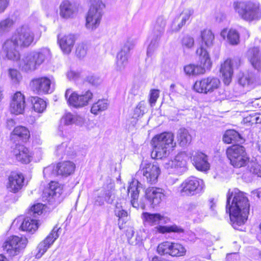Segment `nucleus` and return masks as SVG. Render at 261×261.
<instances>
[{
    "instance_id": "1",
    "label": "nucleus",
    "mask_w": 261,
    "mask_h": 261,
    "mask_svg": "<svg viewBox=\"0 0 261 261\" xmlns=\"http://www.w3.org/2000/svg\"><path fill=\"white\" fill-rule=\"evenodd\" d=\"M250 204L245 194L234 189L227 195L226 212L229 214L231 225L236 229L243 225L248 218Z\"/></svg>"
},
{
    "instance_id": "2",
    "label": "nucleus",
    "mask_w": 261,
    "mask_h": 261,
    "mask_svg": "<svg viewBox=\"0 0 261 261\" xmlns=\"http://www.w3.org/2000/svg\"><path fill=\"white\" fill-rule=\"evenodd\" d=\"M174 135L170 132H164L155 135L151 140L153 150L151 152L152 158L162 159L169 154L170 148L175 146L173 142Z\"/></svg>"
},
{
    "instance_id": "3",
    "label": "nucleus",
    "mask_w": 261,
    "mask_h": 261,
    "mask_svg": "<svg viewBox=\"0 0 261 261\" xmlns=\"http://www.w3.org/2000/svg\"><path fill=\"white\" fill-rule=\"evenodd\" d=\"M51 52L48 48L30 52L20 61L19 67L22 71L31 72L37 69L45 60L50 59Z\"/></svg>"
},
{
    "instance_id": "4",
    "label": "nucleus",
    "mask_w": 261,
    "mask_h": 261,
    "mask_svg": "<svg viewBox=\"0 0 261 261\" xmlns=\"http://www.w3.org/2000/svg\"><path fill=\"white\" fill-rule=\"evenodd\" d=\"M233 7L238 16L246 21L250 22L261 19V6L258 3L251 1L235 2Z\"/></svg>"
},
{
    "instance_id": "5",
    "label": "nucleus",
    "mask_w": 261,
    "mask_h": 261,
    "mask_svg": "<svg viewBox=\"0 0 261 261\" xmlns=\"http://www.w3.org/2000/svg\"><path fill=\"white\" fill-rule=\"evenodd\" d=\"M143 216L145 222L150 225H157L153 228V231L155 233H165L170 232H177L179 231V228L176 225L162 226L159 225L160 223H167L169 219L160 214H151L149 213H143Z\"/></svg>"
},
{
    "instance_id": "6",
    "label": "nucleus",
    "mask_w": 261,
    "mask_h": 261,
    "mask_svg": "<svg viewBox=\"0 0 261 261\" xmlns=\"http://www.w3.org/2000/svg\"><path fill=\"white\" fill-rule=\"evenodd\" d=\"M196 55L199 57L200 65L189 64L184 67L185 73L189 75H196L203 74L205 72V69H210L212 66L210 56L206 49L201 45L196 50Z\"/></svg>"
},
{
    "instance_id": "7",
    "label": "nucleus",
    "mask_w": 261,
    "mask_h": 261,
    "mask_svg": "<svg viewBox=\"0 0 261 261\" xmlns=\"http://www.w3.org/2000/svg\"><path fill=\"white\" fill-rule=\"evenodd\" d=\"M41 32L36 36L31 28L27 25H23L17 28L11 38L20 47H29L34 41L41 37Z\"/></svg>"
},
{
    "instance_id": "8",
    "label": "nucleus",
    "mask_w": 261,
    "mask_h": 261,
    "mask_svg": "<svg viewBox=\"0 0 261 261\" xmlns=\"http://www.w3.org/2000/svg\"><path fill=\"white\" fill-rule=\"evenodd\" d=\"M226 154L230 164L234 168L244 167L250 161L245 147L242 145H232L227 149Z\"/></svg>"
},
{
    "instance_id": "9",
    "label": "nucleus",
    "mask_w": 261,
    "mask_h": 261,
    "mask_svg": "<svg viewBox=\"0 0 261 261\" xmlns=\"http://www.w3.org/2000/svg\"><path fill=\"white\" fill-rule=\"evenodd\" d=\"M91 4L86 17V27L88 29L93 30L99 25L105 5L101 0H91Z\"/></svg>"
},
{
    "instance_id": "10",
    "label": "nucleus",
    "mask_w": 261,
    "mask_h": 261,
    "mask_svg": "<svg viewBox=\"0 0 261 261\" xmlns=\"http://www.w3.org/2000/svg\"><path fill=\"white\" fill-rule=\"evenodd\" d=\"M115 184L111 179L108 180L101 190L98 192L94 198V204L97 206H102L106 202L112 204L115 200Z\"/></svg>"
},
{
    "instance_id": "11",
    "label": "nucleus",
    "mask_w": 261,
    "mask_h": 261,
    "mask_svg": "<svg viewBox=\"0 0 261 261\" xmlns=\"http://www.w3.org/2000/svg\"><path fill=\"white\" fill-rule=\"evenodd\" d=\"M27 243V238L14 236L5 241L3 247L9 256H14L19 254L25 248Z\"/></svg>"
},
{
    "instance_id": "12",
    "label": "nucleus",
    "mask_w": 261,
    "mask_h": 261,
    "mask_svg": "<svg viewBox=\"0 0 261 261\" xmlns=\"http://www.w3.org/2000/svg\"><path fill=\"white\" fill-rule=\"evenodd\" d=\"M65 96L69 105L75 108H81L88 104L93 98V94L88 90L79 94L76 92H72L71 89H68L66 91Z\"/></svg>"
},
{
    "instance_id": "13",
    "label": "nucleus",
    "mask_w": 261,
    "mask_h": 261,
    "mask_svg": "<svg viewBox=\"0 0 261 261\" xmlns=\"http://www.w3.org/2000/svg\"><path fill=\"white\" fill-rule=\"evenodd\" d=\"M180 187L181 192L187 196H193L202 192L205 187L204 181L195 176H190L185 179Z\"/></svg>"
},
{
    "instance_id": "14",
    "label": "nucleus",
    "mask_w": 261,
    "mask_h": 261,
    "mask_svg": "<svg viewBox=\"0 0 261 261\" xmlns=\"http://www.w3.org/2000/svg\"><path fill=\"white\" fill-rule=\"evenodd\" d=\"M136 42V40L132 38H128L125 41L121 50L117 55V70L121 71L126 67L128 63L129 51L134 47Z\"/></svg>"
},
{
    "instance_id": "15",
    "label": "nucleus",
    "mask_w": 261,
    "mask_h": 261,
    "mask_svg": "<svg viewBox=\"0 0 261 261\" xmlns=\"http://www.w3.org/2000/svg\"><path fill=\"white\" fill-rule=\"evenodd\" d=\"M220 84L218 78L210 76L197 81L194 85V89L198 93L206 94L217 89Z\"/></svg>"
},
{
    "instance_id": "16",
    "label": "nucleus",
    "mask_w": 261,
    "mask_h": 261,
    "mask_svg": "<svg viewBox=\"0 0 261 261\" xmlns=\"http://www.w3.org/2000/svg\"><path fill=\"white\" fill-rule=\"evenodd\" d=\"M19 47L11 37L4 43L0 51V57L3 59L17 61L20 59Z\"/></svg>"
},
{
    "instance_id": "17",
    "label": "nucleus",
    "mask_w": 261,
    "mask_h": 261,
    "mask_svg": "<svg viewBox=\"0 0 261 261\" xmlns=\"http://www.w3.org/2000/svg\"><path fill=\"white\" fill-rule=\"evenodd\" d=\"M141 168L138 174H142L149 183L154 184L156 182L160 174V169L156 162L142 164Z\"/></svg>"
},
{
    "instance_id": "18",
    "label": "nucleus",
    "mask_w": 261,
    "mask_h": 261,
    "mask_svg": "<svg viewBox=\"0 0 261 261\" xmlns=\"http://www.w3.org/2000/svg\"><path fill=\"white\" fill-rule=\"evenodd\" d=\"M51 80L47 77L35 78L31 81L32 90L38 94H47L53 92L51 88Z\"/></svg>"
},
{
    "instance_id": "19",
    "label": "nucleus",
    "mask_w": 261,
    "mask_h": 261,
    "mask_svg": "<svg viewBox=\"0 0 261 261\" xmlns=\"http://www.w3.org/2000/svg\"><path fill=\"white\" fill-rule=\"evenodd\" d=\"M240 64L239 59H227L221 65L220 72L223 77V81L225 85H229L233 74L234 68H238Z\"/></svg>"
},
{
    "instance_id": "20",
    "label": "nucleus",
    "mask_w": 261,
    "mask_h": 261,
    "mask_svg": "<svg viewBox=\"0 0 261 261\" xmlns=\"http://www.w3.org/2000/svg\"><path fill=\"white\" fill-rule=\"evenodd\" d=\"M62 187L57 182L51 181L49 187L43 192L42 199L49 203H53L62 193Z\"/></svg>"
},
{
    "instance_id": "21",
    "label": "nucleus",
    "mask_w": 261,
    "mask_h": 261,
    "mask_svg": "<svg viewBox=\"0 0 261 261\" xmlns=\"http://www.w3.org/2000/svg\"><path fill=\"white\" fill-rule=\"evenodd\" d=\"M60 228L54 227L51 232L41 242L37 247V253L36 255L38 258H40L46 251L48 248L53 244L55 241L59 237L58 231Z\"/></svg>"
},
{
    "instance_id": "22",
    "label": "nucleus",
    "mask_w": 261,
    "mask_h": 261,
    "mask_svg": "<svg viewBox=\"0 0 261 261\" xmlns=\"http://www.w3.org/2000/svg\"><path fill=\"white\" fill-rule=\"evenodd\" d=\"M24 96L20 92H17L12 97L10 105V110L11 113L16 115L22 114L25 108Z\"/></svg>"
},
{
    "instance_id": "23",
    "label": "nucleus",
    "mask_w": 261,
    "mask_h": 261,
    "mask_svg": "<svg viewBox=\"0 0 261 261\" xmlns=\"http://www.w3.org/2000/svg\"><path fill=\"white\" fill-rule=\"evenodd\" d=\"M164 190L156 187H149L145 191V196L153 207L159 204L165 197Z\"/></svg>"
},
{
    "instance_id": "24",
    "label": "nucleus",
    "mask_w": 261,
    "mask_h": 261,
    "mask_svg": "<svg viewBox=\"0 0 261 261\" xmlns=\"http://www.w3.org/2000/svg\"><path fill=\"white\" fill-rule=\"evenodd\" d=\"M60 15L65 19L72 18L77 12L78 6L68 0H64L60 5Z\"/></svg>"
},
{
    "instance_id": "25",
    "label": "nucleus",
    "mask_w": 261,
    "mask_h": 261,
    "mask_svg": "<svg viewBox=\"0 0 261 261\" xmlns=\"http://www.w3.org/2000/svg\"><path fill=\"white\" fill-rule=\"evenodd\" d=\"M192 164L200 171H207L210 168L208 156L202 152H195L193 156Z\"/></svg>"
},
{
    "instance_id": "26",
    "label": "nucleus",
    "mask_w": 261,
    "mask_h": 261,
    "mask_svg": "<svg viewBox=\"0 0 261 261\" xmlns=\"http://www.w3.org/2000/svg\"><path fill=\"white\" fill-rule=\"evenodd\" d=\"M157 252L161 255L169 254L172 256H177L179 253V245L168 241L164 242L158 245Z\"/></svg>"
},
{
    "instance_id": "27",
    "label": "nucleus",
    "mask_w": 261,
    "mask_h": 261,
    "mask_svg": "<svg viewBox=\"0 0 261 261\" xmlns=\"http://www.w3.org/2000/svg\"><path fill=\"white\" fill-rule=\"evenodd\" d=\"M58 42L61 49L64 54H69L76 39V36L73 34H68L63 36H58Z\"/></svg>"
},
{
    "instance_id": "28",
    "label": "nucleus",
    "mask_w": 261,
    "mask_h": 261,
    "mask_svg": "<svg viewBox=\"0 0 261 261\" xmlns=\"http://www.w3.org/2000/svg\"><path fill=\"white\" fill-rule=\"evenodd\" d=\"M24 180V176L21 173L12 172L9 177L8 188L11 192H17L22 188Z\"/></svg>"
},
{
    "instance_id": "29",
    "label": "nucleus",
    "mask_w": 261,
    "mask_h": 261,
    "mask_svg": "<svg viewBox=\"0 0 261 261\" xmlns=\"http://www.w3.org/2000/svg\"><path fill=\"white\" fill-rule=\"evenodd\" d=\"M13 152L16 159L22 163L28 164L31 160V153L24 145L16 144Z\"/></svg>"
},
{
    "instance_id": "30",
    "label": "nucleus",
    "mask_w": 261,
    "mask_h": 261,
    "mask_svg": "<svg viewBox=\"0 0 261 261\" xmlns=\"http://www.w3.org/2000/svg\"><path fill=\"white\" fill-rule=\"evenodd\" d=\"M142 188V184L135 179L132 180L128 187L127 192L130 194L131 197V204L134 207L138 208L139 207L138 199L140 190Z\"/></svg>"
},
{
    "instance_id": "31",
    "label": "nucleus",
    "mask_w": 261,
    "mask_h": 261,
    "mask_svg": "<svg viewBox=\"0 0 261 261\" xmlns=\"http://www.w3.org/2000/svg\"><path fill=\"white\" fill-rule=\"evenodd\" d=\"M246 56L252 66L256 69H261V52L258 47H252L248 49Z\"/></svg>"
},
{
    "instance_id": "32",
    "label": "nucleus",
    "mask_w": 261,
    "mask_h": 261,
    "mask_svg": "<svg viewBox=\"0 0 261 261\" xmlns=\"http://www.w3.org/2000/svg\"><path fill=\"white\" fill-rule=\"evenodd\" d=\"M75 150L72 144L68 142H63L56 147L55 154L59 159H63L65 155L73 156Z\"/></svg>"
},
{
    "instance_id": "33",
    "label": "nucleus",
    "mask_w": 261,
    "mask_h": 261,
    "mask_svg": "<svg viewBox=\"0 0 261 261\" xmlns=\"http://www.w3.org/2000/svg\"><path fill=\"white\" fill-rule=\"evenodd\" d=\"M75 165L71 162L67 161L59 163L55 168L57 174L67 176L72 173Z\"/></svg>"
},
{
    "instance_id": "34",
    "label": "nucleus",
    "mask_w": 261,
    "mask_h": 261,
    "mask_svg": "<svg viewBox=\"0 0 261 261\" xmlns=\"http://www.w3.org/2000/svg\"><path fill=\"white\" fill-rule=\"evenodd\" d=\"M30 137L29 130L24 126H18L14 128L11 134V139H18L22 142H27Z\"/></svg>"
},
{
    "instance_id": "35",
    "label": "nucleus",
    "mask_w": 261,
    "mask_h": 261,
    "mask_svg": "<svg viewBox=\"0 0 261 261\" xmlns=\"http://www.w3.org/2000/svg\"><path fill=\"white\" fill-rule=\"evenodd\" d=\"M20 227L23 231H26L33 233L38 229V224L36 219L28 215V216L24 218Z\"/></svg>"
},
{
    "instance_id": "36",
    "label": "nucleus",
    "mask_w": 261,
    "mask_h": 261,
    "mask_svg": "<svg viewBox=\"0 0 261 261\" xmlns=\"http://www.w3.org/2000/svg\"><path fill=\"white\" fill-rule=\"evenodd\" d=\"M114 213L116 216L118 217V225L120 229L123 228V224L128 220L127 212L122 208L120 203L117 202L115 204Z\"/></svg>"
},
{
    "instance_id": "37",
    "label": "nucleus",
    "mask_w": 261,
    "mask_h": 261,
    "mask_svg": "<svg viewBox=\"0 0 261 261\" xmlns=\"http://www.w3.org/2000/svg\"><path fill=\"white\" fill-rule=\"evenodd\" d=\"M221 36L224 39L227 37L228 42L231 45H237L240 42L239 34L234 29H230L228 32L226 29H224L221 32Z\"/></svg>"
},
{
    "instance_id": "38",
    "label": "nucleus",
    "mask_w": 261,
    "mask_h": 261,
    "mask_svg": "<svg viewBox=\"0 0 261 261\" xmlns=\"http://www.w3.org/2000/svg\"><path fill=\"white\" fill-rule=\"evenodd\" d=\"M109 105V103L107 99H99L93 104L91 109V112L94 115H97L99 113L106 110Z\"/></svg>"
},
{
    "instance_id": "39",
    "label": "nucleus",
    "mask_w": 261,
    "mask_h": 261,
    "mask_svg": "<svg viewBox=\"0 0 261 261\" xmlns=\"http://www.w3.org/2000/svg\"><path fill=\"white\" fill-rule=\"evenodd\" d=\"M241 139V135L233 129L227 130L223 137L224 143L229 144L233 142H239Z\"/></svg>"
},
{
    "instance_id": "40",
    "label": "nucleus",
    "mask_w": 261,
    "mask_h": 261,
    "mask_svg": "<svg viewBox=\"0 0 261 261\" xmlns=\"http://www.w3.org/2000/svg\"><path fill=\"white\" fill-rule=\"evenodd\" d=\"M165 25L166 20L162 16L159 17L153 27V36L160 38L164 32Z\"/></svg>"
},
{
    "instance_id": "41",
    "label": "nucleus",
    "mask_w": 261,
    "mask_h": 261,
    "mask_svg": "<svg viewBox=\"0 0 261 261\" xmlns=\"http://www.w3.org/2000/svg\"><path fill=\"white\" fill-rule=\"evenodd\" d=\"M247 166V171L250 174L261 177V165L256 160H250Z\"/></svg>"
},
{
    "instance_id": "42",
    "label": "nucleus",
    "mask_w": 261,
    "mask_h": 261,
    "mask_svg": "<svg viewBox=\"0 0 261 261\" xmlns=\"http://www.w3.org/2000/svg\"><path fill=\"white\" fill-rule=\"evenodd\" d=\"M33 105V108L35 112L42 113L46 108V104L45 101L38 97H32L31 99Z\"/></svg>"
},
{
    "instance_id": "43",
    "label": "nucleus",
    "mask_w": 261,
    "mask_h": 261,
    "mask_svg": "<svg viewBox=\"0 0 261 261\" xmlns=\"http://www.w3.org/2000/svg\"><path fill=\"white\" fill-rule=\"evenodd\" d=\"M14 24L13 19L7 18L0 21V36L9 32Z\"/></svg>"
},
{
    "instance_id": "44",
    "label": "nucleus",
    "mask_w": 261,
    "mask_h": 261,
    "mask_svg": "<svg viewBox=\"0 0 261 261\" xmlns=\"http://www.w3.org/2000/svg\"><path fill=\"white\" fill-rule=\"evenodd\" d=\"M201 37L202 43L207 47H210L213 45L214 40V35L211 30H204L201 33Z\"/></svg>"
},
{
    "instance_id": "45",
    "label": "nucleus",
    "mask_w": 261,
    "mask_h": 261,
    "mask_svg": "<svg viewBox=\"0 0 261 261\" xmlns=\"http://www.w3.org/2000/svg\"><path fill=\"white\" fill-rule=\"evenodd\" d=\"M192 137L188 130L185 128H180V147H187L191 142Z\"/></svg>"
},
{
    "instance_id": "46",
    "label": "nucleus",
    "mask_w": 261,
    "mask_h": 261,
    "mask_svg": "<svg viewBox=\"0 0 261 261\" xmlns=\"http://www.w3.org/2000/svg\"><path fill=\"white\" fill-rule=\"evenodd\" d=\"M44 205L41 203H37L34 205L30 209L28 215L36 219L37 217L42 213Z\"/></svg>"
},
{
    "instance_id": "47",
    "label": "nucleus",
    "mask_w": 261,
    "mask_h": 261,
    "mask_svg": "<svg viewBox=\"0 0 261 261\" xmlns=\"http://www.w3.org/2000/svg\"><path fill=\"white\" fill-rule=\"evenodd\" d=\"M145 102L142 101L138 103V105L135 109L133 114V118H137L142 117L145 113Z\"/></svg>"
},
{
    "instance_id": "48",
    "label": "nucleus",
    "mask_w": 261,
    "mask_h": 261,
    "mask_svg": "<svg viewBox=\"0 0 261 261\" xmlns=\"http://www.w3.org/2000/svg\"><path fill=\"white\" fill-rule=\"evenodd\" d=\"M64 122L66 125H70L73 123H76L79 124V123L77 122L78 120H80L82 119L81 117L74 116L71 113L66 114L63 117Z\"/></svg>"
},
{
    "instance_id": "49",
    "label": "nucleus",
    "mask_w": 261,
    "mask_h": 261,
    "mask_svg": "<svg viewBox=\"0 0 261 261\" xmlns=\"http://www.w3.org/2000/svg\"><path fill=\"white\" fill-rule=\"evenodd\" d=\"M88 45L84 43H80L77 45L75 54L77 57L80 58H84L87 55Z\"/></svg>"
},
{
    "instance_id": "50",
    "label": "nucleus",
    "mask_w": 261,
    "mask_h": 261,
    "mask_svg": "<svg viewBox=\"0 0 261 261\" xmlns=\"http://www.w3.org/2000/svg\"><path fill=\"white\" fill-rule=\"evenodd\" d=\"M193 12L191 9H187L182 11L180 13L181 16V21H180V27L185 25L187 21H189L191 16L192 15Z\"/></svg>"
},
{
    "instance_id": "51",
    "label": "nucleus",
    "mask_w": 261,
    "mask_h": 261,
    "mask_svg": "<svg viewBox=\"0 0 261 261\" xmlns=\"http://www.w3.org/2000/svg\"><path fill=\"white\" fill-rule=\"evenodd\" d=\"M159 37L154 36V38L151 40L150 44L148 45L147 55V56H151L158 46V40Z\"/></svg>"
},
{
    "instance_id": "52",
    "label": "nucleus",
    "mask_w": 261,
    "mask_h": 261,
    "mask_svg": "<svg viewBox=\"0 0 261 261\" xmlns=\"http://www.w3.org/2000/svg\"><path fill=\"white\" fill-rule=\"evenodd\" d=\"M179 162V156L177 154L173 160H171L168 163H166L165 167L167 169H178Z\"/></svg>"
},
{
    "instance_id": "53",
    "label": "nucleus",
    "mask_w": 261,
    "mask_h": 261,
    "mask_svg": "<svg viewBox=\"0 0 261 261\" xmlns=\"http://www.w3.org/2000/svg\"><path fill=\"white\" fill-rule=\"evenodd\" d=\"M85 81L93 86H97L101 83L100 79L94 74H89L85 79Z\"/></svg>"
},
{
    "instance_id": "54",
    "label": "nucleus",
    "mask_w": 261,
    "mask_h": 261,
    "mask_svg": "<svg viewBox=\"0 0 261 261\" xmlns=\"http://www.w3.org/2000/svg\"><path fill=\"white\" fill-rule=\"evenodd\" d=\"M9 75L14 83H18L21 79L20 74L16 69H9Z\"/></svg>"
},
{
    "instance_id": "55",
    "label": "nucleus",
    "mask_w": 261,
    "mask_h": 261,
    "mask_svg": "<svg viewBox=\"0 0 261 261\" xmlns=\"http://www.w3.org/2000/svg\"><path fill=\"white\" fill-rule=\"evenodd\" d=\"M144 87L139 84H134L130 90V93L134 96H140L143 94Z\"/></svg>"
},
{
    "instance_id": "56",
    "label": "nucleus",
    "mask_w": 261,
    "mask_h": 261,
    "mask_svg": "<svg viewBox=\"0 0 261 261\" xmlns=\"http://www.w3.org/2000/svg\"><path fill=\"white\" fill-rule=\"evenodd\" d=\"M194 39L189 36L184 37L182 40V45L184 47L190 48L194 45Z\"/></svg>"
},
{
    "instance_id": "57",
    "label": "nucleus",
    "mask_w": 261,
    "mask_h": 261,
    "mask_svg": "<svg viewBox=\"0 0 261 261\" xmlns=\"http://www.w3.org/2000/svg\"><path fill=\"white\" fill-rule=\"evenodd\" d=\"M159 96V91L158 90L153 89L151 90L150 93L149 102L151 107L154 106Z\"/></svg>"
},
{
    "instance_id": "58",
    "label": "nucleus",
    "mask_w": 261,
    "mask_h": 261,
    "mask_svg": "<svg viewBox=\"0 0 261 261\" xmlns=\"http://www.w3.org/2000/svg\"><path fill=\"white\" fill-rule=\"evenodd\" d=\"M66 76L69 80L75 81L80 76V73L73 70H70L66 73Z\"/></svg>"
},
{
    "instance_id": "59",
    "label": "nucleus",
    "mask_w": 261,
    "mask_h": 261,
    "mask_svg": "<svg viewBox=\"0 0 261 261\" xmlns=\"http://www.w3.org/2000/svg\"><path fill=\"white\" fill-rule=\"evenodd\" d=\"M239 83L243 87L249 85L252 83V81L250 78L247 75H243L239 79Z\"/></svg>"
},
{
    "instance_id": "60",
    "label": "nucleus",
    "mask_w": 261,
    "mask_h": 261,
    "mask_svg": "<svg viewBox=\"0 0 261 261\" xmlns=\"http://www.w3.org/2000/svg\"><path fill=\"white\" fill-rule=\"evenodd\" d=\"M178 17L175 18L171 24V30L173 32H177L179 29V21Z\"/></svg>"
},
{
    "instance_id": "61",
    "label": "nucleus",
    "mask_w": 261,
    "mask_h": 261,
    "mask_svg": "<svg viewBox=\"0 0 261 261\" xmlns=\"http://www.w3.org/2000/svg\"><path fill=\"white\" fill-rule=\"evenodd\" d=\"M258 119L259 117H255V116H249L244 119V121L245 122H251L252 123H254V121L256 123H260V121H258Z\"/></svg>"
},
{
    "instance_id": "62",
    "label": "nucleus",
    "mask_w": 261,
    "mask_h": 261,
    "mask_svg": "<svg viewBox=\"0 0 261 261\" xmlns=\"http://www.w3.org/2000/svg\"><path fill=\"white\" fill-rule=\"evenodd\" d=\"M8 0H0V13L4 12L8 5Z\"/></svg>"
},
{
    "instance_id": "63",
    "label": "nucleus",
    "mask_w": 261,
    "mask_h": 261,
    "mask_svg": "<svg viewBox=\"0 0 261 261\" xmlns=\"http://www.w3.org/2000/svg\"><path fill=\"white\" fill-rule=\"evenodd\" d=\"M182 158L184 163H182V161L180 162V163L183 165L184 167H185L186 165V163L188 160H189L190 158H191L190 155L186 153L185 152H180V158Z\"/></svg>"
},
{
    "instance_id": "64",
    "label": "nucleus",
    "mask_w": 261,
    "mask_h": 261,
    "mask_svg": "<svg viewBox=\"0 0 261 261\" xmlns=\"http://www.w3.org/2000/svg\"><path fill=\"white\" fill-rule=\"evenodd\" d=\"M197 207V204L195 202L190 203L188 205L187 210L189 212H194L195 210H196V208Z\"/></svg>"
}]
</instances>
